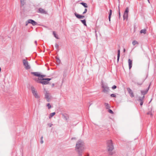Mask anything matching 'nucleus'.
<instances>
[{"instance_id": "f257e3e1", "label": "nucleus", "mask_w": 156, "mask_h": 156, "mask_svg": "<svg viewBox=\"0 0 156 156\" xmlns=\"http://www.w3.org/2000/svg\"><path fill=\"white\" fill-rule=\"evenodd\" d=\"M85 149L84 142L81 140H78L76 142L75 151L77 152L79 156H82L83 151Z\"/></svg>"}, {"instance_id": "f03ea898", "label": "nucleus", "mask_w": 156, "mask_h": 156, "mask_svg": "<svg viewBox=\"0 0 156 156\" xmlns=\"http://www.w3.org/2000/svg\"><path fill=\"white\" fill-rule=\"evenodd\" d=\"M107 149L109 155H112L113 153L112 151L114 149V146L112 140H108L107 141Z\"/></svg>"}, {"instance_id": "7ed1b4c3", "label": "nucleus", "mask_w": 156, "mask_h": 156, "mask_svg": "<svg viewBox=\"0 0 156 156\" xmlns=\"http://www.w3.org/2000/svg\"><path fill=\"white\" fill-rule=\"evenodd\" d=\"M51 80V79L48 78H42V79L38 78L36 80L37 83L46 85L48 84L49 83L48 81Z\"/></svg>"}, {"instance_id": "20e7f679", "label": "nucleus", "mask_w": 156, "mask_h": 156, "mask_svg": "<svg viewBox=\"0 0 156 156\" xmlns=\"http://www.w3.org/2000/svg\"><path fill=\"white\" fill-rule=\"evenodd\" d=\"M31 90L33 95L36 98H40V96L38 95L37 91L35 89L33 86L31 87Z\"/></svg>"}, {"instance_id": "39448f33", "label": "nucleus", "mask_w": 156, "mask_h": 156, "mask_svg": "<svg viewBox=\"0 0 156 156\" xmlns=\"http://www.w3.org/2000/svg\"><path fill=\"white\" fill-rule=\"evenodd\" d=\"M129 11V9L128 7H127L125 9V10L124 12V15H123V20H125L126 19V20L128 19V12Z\"/></svg>"}, {"instance_id": "423d86ee", "label": "nucleus", "mask_w": 156, "mask_h": 156, "mask_svg": "<svg viewBox=\"0 0 156 156\" xmlns=\"http://www.w3.org/2000/svg\"><path fill=\"white\" fill-rule=\"evenodd\" d=\"M23 65L24 66L26 69H30V67L29 64L28 62L26 60L23 59Z\"/></svg>"}, {"instance_id": "0eeeda50", "label": "nucleus", "mask_w": 156, "mask_h": 156, "mask_svg": "<svg viewBox=\"0 0 156 156\" xmlns=\"http://www.w3.org/2000/svg\"><path fill=\"white\" fill-rule=\"evenodd\" d=\"M145 79L146 78L143 79L141 80H139L137 81H136L135 80H132V82L137 85L140 86L142 84Z\"/></svg>"}, {"instance_id": "6e6552de", "label": "nucleus", "mask_w": 156, "mask_h": 156, "mask_svg": "<svg viewBox=\"0 0 156 156\" xmlns=\"http://www.w3.org/2000/svg\"><path fill=\"white\" fill-rule=\"evenodd\" d=\"M102 88L103 89V92L105 93H108L109 90V87H108L106 85H103Z\"/></svg>"}, {"instance_id": "1a4fd4ad", "label": "nucleus", "mask_w": 156, "mask_h": 156, "mask_svg": "<svg viewBox=\"0 0 156 156\" xmlns=\"http://www.w3.org/2000/svg\"><path fill=\"white\" fill-rule=\"evenodd\" d=\"M27 23H29L32 25L33 26H35L37 24V23L34 20L31 19L28 20Z\"/></svg>"}, {"instance_id": "9d476101", "label": "nucleus", "mask_w": 156, "mask_h": 156, "mask_svg": "<svg viewBox=\"0 0 156 156\" xmlns=\"http://www.w3.org/2000/svg\"><path fill=\"white\" fill-rule=\"evenodd\" d=\"M62 115L64 119L67 122L68 120L69 119L68 115L66 114H62Z\"/></svg>"}, {"instance_id": "9b49d317", "label": "nucleus", "mask_w": 156, "mask_h": 156, "mask_svg": "<svg viewBox=\"0 0 156 156\" xmlns=\"http://www.w3.org/2000/svg\"><path fill=\"white\" fill-rule=\"evenodd\" d=\"M50 94L48 91H46L45 94V98L47 99L48 101L49 102L50 100Z\"/></svg>"}, {"instance_id": "f8f14e48", "label": "nucleus", "mask_w": 156, "mask_h": 156, "mask_svg": "<svg viewBox=\"0 0 156 156\" xmlns=\"http://www.w3.org/2000/svg\"><path fill=\"white\" fill-rule=\"evenodd\" d=\"M127 90H128L129 93L130 94V96L132 97H133L134 96L132 90L129 88H128Z\"/></svg>"}, {"instance_id": "ddd939ff", "label": "nucleus", "mask_w": 156, "mask_h": 156, "mask_svg": "<svg viewBox=\"0 0 156 156\" xmlns=\"http://www.w3.org/2000/svg\"><path fill=\"white\" fill-rule=\"evenodd\" d=\"M144 98V96H143L142 97H140L138 99V101L140 102V105L142 106L143 103V100Z\"/></svg>"}, {"instance_id": "4468645a", "label": "nucleus", "mask_w": 156, "mask_h": 156, "mask_svg": "<svg viewBox=\"0 0 156 156\" xmlns=\"http://www.w3.org/2000/svg\"><path fill=\"white\" fill-rule=\"evenodd\" d=\"M149 89V86L148 87V88L145 91L144 90H141V92L142 95H143V96H144V95L146 94L147 92Z\"/></svg>"}, {"instance_id": "2eb2a0df", "label": "nucleus", "mask_w": 156, "mask_h": 156, "mask_svg": "<svg viewBox=\"0 0 156 156\" xmlns=\"http://www.w3.org/2000/svg\"><path fill=\"white\" fill-rule=\"evenodd\" d=\"M38 12L41 13L47 14V12L44 10V9H43L41 8H40L38 9Z\"/></svg>"}, {"instance_id": "dca6fc26", "label": "nucleus", "mask_w": 156, "mask_h": 156, "mask_svg": "<svg viewBox=\"0 0 156 156\" xmlns=\"http://www.w3.org/2000/svg\"><path fill=\"white\" fill-rule=\"evenodd\" d=\"M75 16L78 18L79 19H83L84 18V16H82L77 14L76 13H75Z\"/></svg>"}, {"instance_id": "f3484780", "label": "nucleus", "mask_w": 156, "mask_h": 156, "mask_svg": "<svg viewBox=\"0 0 156 156\" xmlns=\"http://www.w3.org/2000/svg\"><path fill=\"white\" fill-rule=\"evenodd\" d=\"M128 63L129 66V69H130L132 67V61L130 59H129L128 60Z\"/></svg>"}, {"instance_id": "a211bd4d", "label": "nucleus", "mask_w": 156, "mask_h": 156, "mask_svg": "<svg viewBox=\"0 0 156 156\" xmlns=\"http://www.w3.org/2000/svg\"><path fill=\"white\" fill-rule=\"evenodd\" d=\"M31 73L33 74L34 76H38L39 77H40V76H41V74H40L39 73L37 72H32Z\"/></svg>"}, {"instance_id": "6ab92c4d", "label": "nucleus", "mask_w": 156, "mask_h": 156, "mask_svg": "<svg viewBox=\"0 0 156 156\" xmlns=\"http://www.w3.org/2000/svg\"><path fill=\"white\" fill-rule=\"evenodd\" d=\"M53 35L54 36V37H55L56 39H58L59 38L58 35L56 34L55 32V31H53Z\"/></svg>"}, {"instance_id": "aec40b11", "label": "nucleus", "mask_w": 156, "mask_h": 156, "mask_svg": "<svg viewBox=\"0 0 156 156\" xmlns=\"http://www.w3.org/2000/svg\"><path fill=\"white\" fill-rule=\"evenodd\" d=\"M120 56V50H119L118 51V55H117V61L118 62L119 61V57Z\"/></svg>"}, {"instance_id": "412c9836", "label": "nucleus", "mask_w": 156, "mask_h": 156, "mask_svg": "<svg viewBox=\"0 0 156 156\" xmlns=\"http://www.w3.org/2000/svg\"><path fill=\"white\" fill-rule=\"evenodd\" d=\"M55 114V112H54L53 113H50L49 115V118L51 119V117H52L53 116H54Z\"/></svg>"}, {"instance_id": "4be33fe9", "label": "nucleus", "mask_w": 156, "mask_h": 156, "mask_svg": "<svg viewBox=\"0 0 156 156\" xmlns=\"http://www.w3.org/2000/svg\"><path fill=\"white\" fill-rule=\"evenodd\" d=\"M80 4L82 5H83L85 8L87 7V5L86 3L82 2H80Z\"/></svg>"}, {"instance_id": "5701e85b", "label": "nucleus", "mask_w": 156, "mask_h": 156, "mask_svg": "<svg viewBox=\"0 0 156 156\" xmlns=\"http://www.w3.org/2000/svg\"><path fill=\"white\" fill-rule=\"evenodd\" d=\"M112 10L111 9H110V12L109 13V16H108L109 20L110 21V19H111V15L112 14Z\"/></svg>"}, {"instance_id": "b1692460", "label": "nucleus", "mask_w": 156, "mask_h": 156, "mask_svg": "<svg viewBox=\"0 0 156 156\" xmlns=\"http://www.w3.org/2000/svg\"><path fill=\"white\" fill-rule=\"evenodd\" d=\"M141 34L144 33V34H146V30L145 29L141 30L140 31Z\"/></svg>"}, {"instance_id": "393cba45", "label": "nucleus", "mask_w": 156, "mask_h": 156, "mask_svg": "<svg viewBox=\"0 0 156 156\" xmlns=\"http://www.w3.org/2000/svg\"><path fill=\"white\" fill-rule=\"evenodd\" d=\"M81 22L85 26H86V21L85 20H81Z\"/></svg>"}, {"instance_id": "a878e982", "label": "nucleus", "mask_w": 156, "mask_h": 156, "mask_svg": "<svg viewBox=\"0 0 156 156\" xmlns=\"http://www.w3.org/2000/svg\"><path fill=\"white\" fill-rule=\"evenodd\" d=\"M132 44L133 45H135L136 44H138V43L136 41H134L132 42Z\"/></svg>"}, {"instance_id": "bb28decb", "label": "nucleus", "mask_w": 156, "mask_h": 156, "mask_svg": "<svg viewBox=\"0 0 156 156\" xmlns=\"http://www.w3.org/2000/svg\"><path fill=\"white\" fill-rule=\"evenodd\" d=\"M147 114L148 115H150L151 117H152L153 115V113L151 111L148 112L147 113Z\"/></svg>"}, {"instance_id": "cd10ccee", "label": "nucleus", "mask_w": 156, "mask_h": 156, "mask_svg": "<svg viewBox=\"0 0 156 156\" xmlns=\"http://www.w3.org/2000/svg\"><path fill=\"white\" fill-rule=\"evenodd\" d=\"M105 106L107 109L109 108H110V106L107 103H105Z\"/></svg>"}, {"instance_id": "c85d7f7f", "label": "nucleus", "mask_w": 156, "mask_h": 156, "mask_svg": "<svg viewBox=\"0 0 156 156\" xmlns=\"http://www.w3.org/2000/svg\"><path fill=\"white\" fill-rule=\"evenodd\" d=\"M25 0H20L21 4L22 5H23L25 3Z\"/></svg>"}, {"instance_id": "c756f323", "label": "nucleus", "mask_w": 156, "mask_h": 156, "mask_svg": "<svg viewBox=\"0 0 156 156\" xmlns=\"http://www.w3.org/2000/svg\"><path fill=\"white\" fill-rule=\"evenodd\" d=\"M47 106L48 107V108L49 109H50L51 108V106L49 103H48L47 104Z\"/></svg>"}, {"instance_id": "7c9ffc66", "label": "nucleus", "mask_w": 156, "mask_h": 156, "mask_svg": "<svg viewBox=\"0 0 156 156\" xmlns=\"http://www.w3.org/2000/svg\"><path fill=\"white\" fill-rule=\"evenodd\" d=\"M43 136L41 137V144H43L44 142L43 141Z\"/></svg>"}, {"instance_id": "2f4dec72", "label": "nucleus", "mask_w": 156, "mask_h": 156, "mask_svg": "<svg viewBox=\"0 0 156 156\" xmlns=\"http://www.w3.org/2000/svg\"><path fill=\"white\" fill-rule=\"evenodd\" d=\"M45 76H46L45 75H41V76H40V77H39L38 78H41V79H42V78H43V77H45Z\"/></svg>"}, {"instance_id": "473e14b6", "label": "nucleus", "mask_w": 156, "mask_h": 156, "mask_svg": "<svg viewBox=\"0 0 156 156\" xmlns=\"http://www.w3.org/2000/svg\"><path fill=\"white\" fill-rule=\"evenodd\" d=\"M108 112L110 113H111V114H113V112L112 111V110H111V109H109L108 110Z\"/></svg>"}, {"instance_id": "72a5a7b5", "label": "nucleus", "mask_w": 156, "mask_h": 156, "mask_svg": "<svg viewBox=\"0 0 156 156\" xmlns=\"http://www.w3.org/2000/svg\"><path fill=\"white\" fill-rule=\"evenodd\" d=\"M58 45L57 44H55V47L56 48V49H58Z\"/></svg>"}, {"instance_id": "f704fd0d", "label": "nucleus", "mask_w": 156, "mask_h": 156, "mask_svg": "<svg viewBox=\"0 0 156 156\" xmlns=\"http://www.w3.org/2000/svg\"><path fill=\"white\" fill-rule=\"evenodd\" d=\"M111 97H116V95H115V94H112L111 95Z\"/></svg>"}, {"instance_id": "c9c22d12", "label": "nucleus", "mask_w": 156, "mask_h": 156, "mask_svg": "<svg viewBox=\"0 0 156 156\" xmlns=\"http://www.w3.org/2000/svg\"><path fill=\"white\" fill-rule=\"evenodd\" d=\"M119 18H120V10H119Z\"/></svg>"}, {"instance_id": "e433bc0d", "label": "nucleus", "mask_w": 156, "mask_h": 156, "mask_svg": "<svg viewBox=\"0 0 156 156\" xmlns=\"http://www.w3.org/2000/svg\"><path fill=\"white\" fill-rule=\"evenodd\" d=\"M48 126L49 127H51V126L53 125V124H51V123H48Z\"/></svg>"}, {"instance_id": "4c0bfd02", "label": "nucleus", "mask_w": 156, "mask_h": 156, "mask_svg": "<svg viewBox=\"0 0 156 156\" xmlns=\"http://www.w3.org/2000/svg\"><path fill=\"white\" fill-rule=\"evenodd\" d=\"M116 86L115 85H114L113 86V87H112V88L113 89H114L116 88Z\"/></svg>"}, {"instance_id": "58836bf2", "label": "nucleus", "mask_w": 156, "mask_h": 156, "mask_svg": "<svg viewBox=\"0 0 156 156\" xmlns=\"http://www.w3.org/2000/svg\"><path fill=\"white\" fill-rule=\"evenodd\" d=\"M87 9H84V11L83 12V14H84L85 13L87 12Z\"/></svg>"}, {"instance_id": "ea45409f", "label": "nucleus", "mask_w": 156, "mask_h": 156, "mask_svg": "<svg viewBox=\"0 0 156 156\" xmlns=\"http://www.w3.org/2000/svg\"><path fill=\"white\" fill-rule=\"evenodd\" d=\"M57 62L58 63H59L60 62V60L59 58L57 59Z\"/></svg>"}, {"instance_id": "a19ab883", "label": "nucleus", "mask_w": 156, "mask_h": 156, "mask_svg": "<svg viewBox=\"0 0 156 156\" xmlns=\"http://www.w3.org/2000/svg\"><path fill=\"white\" fill-rule=\"evenodd\" d=\"M28 22V20L26 21V26H27L28 23H27Z\"/></svg>"}, {"instance_id": "79ce46f5", "label": "nucleus", "mask_w": 156, "mask_h": 156, "mask_svg": "<svg viewBox=\"0 0 156 156\" xmlns=\"http://www.w3.org/2000/svg\"><path fill=\"white\" fill-rule=\"evenodd\" d=\"M34 43L36 44V45H37V41H35Z\"/></svg>"}, {"instance_id": "37998d69", "label": "nucleus", "mask_w": 156, "mask_h": 156, "mask_svg": "<svg viewBox=\"0 0 156 156\" xmlns=\"http://www.w3.org/2000/svg\"><path fill=\"white\" fill-rule=\"evenodd\" d=\"M55 86V84L54 83H52V87H53Z\"/></svg>"}, {"instance_id": "c03bdc74", "label": "nucleus", "mask_w": 156, "mask_h": 156, "mask_svg": "<svg viewBox=\"0 0 156 156\" xmlns=\"http://www.w3.org/2000/svg\"><path fill=\"white\" fill-rule=\"evenodd\" d=\"M89 156V154H87L85 155V156Z\"/></svg>"}, {"instance_id": "a18cd8bd", "label": "nucleus", "mask_w": 156, "mask_h": 156, "mask_svg": "<svg viewBox=\"0 0 156 156\" xmlns=\"http://www.w3.org/2000/svg\"><path fill=\"white\" fill-rule=\"evenodd\" d=\"M123 51L124 52H125V49H124Z\"/></svg>"}, {"instance_id": "49530a36", "label": "nucleus", "mask_w": 156, "mask_h": 156, "mask_svg": "<svg viewBox=\"0 0 156 156\" xmlns=\"http://www.w3.org/2000/svg\"><path fill=\"white\" fill-rule=\"evenodd\" d=\"M74 139H75V138H72V140Z\"/></svg>"}, {"instance_id": "de8ad7c7", "label": "nucleus", "mask_w": 156, "mask_h": 156, "mask_svg": "<svg viewBox=\"0 0 156 156\" xmlns=\"http://www.w3.org/2000/svg\"><path fill=\"white\" fill-rule=\"evenodd\" d=\"M148 2L149 3H150L149 0H148Z\"/></svg>"}]
</instances>
